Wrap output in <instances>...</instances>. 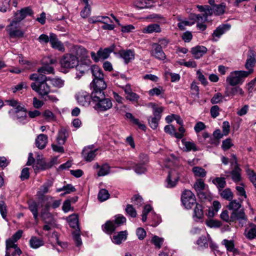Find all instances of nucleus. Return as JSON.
<instances>
[{"instance_id":"nucleus-1","label":"nucleus","mask_w":256,"mask_h":256,"mask_svg":"<svg viewBox=\"0 0 256 256\" xmlns=\"http://www.w3.org/2000/svg\"><path fill=\"white\" fill-rule=\"evenodd\" d=\"M30 79L34 81L30 84L33 90L44 98L45 101L56 102L58 99L54 95H49L50 86L47 83L50 80V77L42 74H32L30 76Z\"/></svg>"},{"instance_id":"nucleus-2","label":"nucleus","mask_w":256,"mask_h":256,"mask_svg":"<svg viewBox=\"0 0 256 256\" xmlns=\"http://www.w3.org/2000/svg\"><path fill=\"white\" fill-rule=\"evenodd\" d=\"M6 104L14 108V117L20 122L24 124L28 120L27 119V112L24 106L18 100L11 98L6 100Z\"/></svg>"},{"instance_id":"nucleus-3","label":"nucleus","mask_w":256,"mask_h":256,"mask_svg":"<svg viewBox=\"0 0 256 256\" xmlns=\"http://www.w3.org/2000/svg\"><path fill=\"white\" fill-rule=\"evenodd\" d=\"M92 102L94 108L98 112H105L112 106V100L109 98H106L104 93L96 92L93 94Z\"/></svg>"},{"instance_id":"nucleus-4","label":"nucleus","mask_w":256,"mask_h":256,"mask_svg":"<svg viewBox=\"0 0 256 256\" xmlns=\"http://www.w3.org/2000/svg\"><path fill=\"white\" fill-rule=\"evenodd\" d=\"M198 10L202 14L195 15L196 20L197 21V28L200 30L204 31L206 28V26L204 23L208 20V16L212 14V10L209 6H197Z\"/></svg>"},{"instance_id":"nucleus-5","label":"nucleus","mask_w":256,"mask_h":256,"mask_svg":"<svg viewBox=\"0 0 256 256\" xmlns=\"http://www.w3.org/2000/svg\"><path fill=\"white\" fill-rule=\"evenodd\" d=\"M114 218V220H107L102 226V230L107 234H111L118 227L126 222V218L121 214H116Z\"/></svg>"},{"instance_id":"nucleus-6","label":"nucleus","mask_w":256,"mask_h":256,"mask_svg":"<svg viewBox=\"0 0 256 256\" xmlns=\"http://www.w3.org/2000/svg\"><path fill=\"white\" fill-rule=\"evenodd\" d=\"M248 73L244 70H234L226 78V82L230 86L242 84L246 78L248 77Z\"/></svg>"},{"instance_id":"nucleus-7","label":"nucleus","mask_w":256,"mask_h":256,"mask_svg":"<svg viewBox=\"0 0 256 256\" xmlns=\"http://www.w3.org/2000/svg\"><path fill=\"white\" fill-rule=\"evenodd\" d=\"M33 14L32 9L29 6L25 7L20 10H18L14 14V20L10 22V26H16L18 22L24 19L27 16H32Z\"/></svg>"},{"instance_id":"nucleus-8","label":"nucleus","mask_w":256,"mask_h":256,"mask_svg":"<svg viewBox=\"0 0 256 256\" xmlns=\"http://www.w3.org/2000/svg\"><path fill=\"white\" fill-rule=\"evenodd\" d=\"M115 48L114 44L112 45L108 48L102 49L100 48L97 52L96 54L94 52H90V55L92 59L94 62H98L100 59L105 60L108 58L110 54L114 51Z\"/></svg>"},{"instance_id":"nucleus-9","label":"nucleus","mask_w":256,"mask_h":256,"mask_svg":"<svg viewBox=\"0 0 256 256\" xmlns=\"http://www.w3.org/2000/svg\"><path fill=\"white\" fill-rule=\"evenodd\" d=\"M56 62L55 58L50 56L45 57L42 59L43 66L38 70L37 74H53L54 68L50 64H53Z\"/></svg>"},{"instance_id":"nucleus-10","label":"nucleus","mask_w":256,"mask_h":256,"mask_svg":"<svg viewBox=\"0 0 256 256\" xmlns=\"http://www.w3.org/2000/svg\"><path fill=\"white\" fill-rule=\"evenodd\" d=\"M181 200L186 209H190L196 204L194 194L190 190H184L182 194Z\"/></svg>"},{"instance_id":"nucleus-11","label":"nucleus","mask_w":256,"mask_h":256,"mask_svg":"<svg viewBox=\"0 0 256 256\" xmlns=\"http://www.w3.org/2000/svg\"><path fill=\"white\" fill-rule=\"evenodd\" d=\"M75 98L80 106H88L91 100L92 102V92L90 95L86 91L81 90L76 94Z\"/></svg>"},{"instance_id":"nucleus-12","label":"nucleus","mask_w":256,"mask_h":256,"mask_svg":"<svg viewBox=\"0 0 256 256\" xmlns=\"http://www.w3.org/2000/svg\"><path fill=\"white\" fill-rule=\"evenodd\" d=\"M78 58L71 54L64 55L60 60L62 67L66 68H72L78 66Z\"/></svg>"},{"instance_id":"nucleus-13","label":"nucleus","mask_w":256,"mask_h":256,"mask_svg":"<svg viewBox=\"0 0 256 256\" xmlns=\"http://www.w3.org/2000/svg\"><path fill=\"white\" fill-rule=\"evenodd\" d=\"M256 63V52L252 50H250L248 52L247 59L245 64V68L248 70L246 71L249 76L254 72L253 68Z\"/></svg>"},{"instance_id":"nucleus-14","label":"nucleus","mask_w":256,"mask_h":256,"mask_svg":"<svg viewBox=\"0 0 256 256\" xmlns=\"http://www.w3.org/2000/svg\"><path fill=\"white\" fill-rule=\"evenodd\" d=\"M106 84L104 79L98 80L93 79L90 84V88L92 90V96L96 92L104 93V90L106 88Z\"/></svg>"},{"instance_id":"nucleus-15","label":"nucleus","mask_w":256,"mask_h":256,"mask_svg":"<svg viewBox=\"0 0 256 256\" xmlns=\"http://www.w3.org/2000/svg\"><path fill=\"white\" fill-rule=\"evenodd\" d=\"M53 185V182L51 180H48L44 183L40 188V190L38 192V194L40 196V199L42 201L48 200V199L52 200L53 198L50 196H44V194L48 192V189Z\"/></svg>"},{"instance_id":"nucleus-16","label":"nucleus","mask_w":256,"mask_h":256,"mask_svg":"<svg viewBox=\"0 0 256 256\" xmlns=\"http://www.w3.org/2000/svg\"><path fill=\"white\" fill-rule=\"evenodd\" d=\"M150 54L159 60H163L166 58V55L163 51L162 46L157 43L152 44Z\"/></svg>"},{"instance_id":"nucleus-17","label":"nucleus","mask_w":256,"mask_h":256,"mask_svg":"<svg viewBox=\"0 0 256 256\" xmlns=\"http://www.w3.org/2000/svg\"><path fill=\"white\" fill-rule=\"evenodd\" d=\"M224 94L226 96L234 97L236 96H243L244 95V92L240 87L238 86H232V88L227 86L226 88Z\"/></svg>"},{"instance_id":"nucleus-18","label":"nucleus","mask_w":256,"mask_h":256,"mask_svg":"<svg viewBox=\"0 0 256 256\" xmlns=\"http://www.w3.org/2000/svg\"><path fill=\"white\" fill-rule=\"evenodd\" d=\"M247 220V217L243 209H241L240 210L232 211L230 216V220L232 222L236 220H238L240 222L244 220L246 222Z\"/></svg>"},{"instance_id":"nucleus-19","label":"nucleus","mask_w":256,"mask_h":256,"mask_svg":"<svg viewBox=\"0 0 256 256\" xmlns=\"http://www.w3.org/2000/svg\"><path fill=\"white\" fill-rule=\"evenodd\" d=\"M50 42L52 48L58 49V50L61 52L64 51L65 48L64 44L58 40L57 36L55 34H50Z\"/></svg>"},{"instance_id":"nucleus-20","label":"nucleus","mask_w":256,"mask_h":256,"mask_svg":"<svg viewBox=\"0 0 256 256\" xmlns=\"http://www.w3.org/2000/svg\"><path fill=\"white\" fill-rule=\"evenodd\" d=\"M16 26H11L10 24L7 26L6 30L11 38H20L24 36V33L20 29L16 28Z\"/></svg>"},{"instance_id":"nucleus-21","label":"nucleus","mask_w":256,"mask_h":256,"mask_svg":"<svg viewBox=\"0 0 256 256\" xmlns=\"http://www.w3.org/2000/svg\"><path fill=\"white\" fill-rule=\"evenodd\" d=\"M120 56L122 58L126 64H128L134 58V52L132 50H122L119 52Z\"/></svg>"},{"instance_id":"nucleus-22","label":"nucleus","mask_w":256,"mask_h":256,"mask_svg":"<svg viewBox=\"0 0 256 256\" xmlns=\"http://www.w3.org/2000/svg\"><path fill=\"white\" fill-rule=\"evenodd\" d=\"M208 49L202 46H198L191 49V52L196 59H199L206 53Z\"/></svg>"},{"instance_id":"nucleus-23","label":"nucleus","mask_w":256,"mask_h":256,"mask_svg":"<svg viewBox=\"0 0 256 256\" xmlns=\"http://www.w3.org/2000/svg\"><path fill=\"white\" fill-rule=\"evenodd\" d=\"M244 235L248 240H252L256 238V225L254 224H250L245 228Z\"/></svg>"},{"instance_id":"nucleus-24","label":"nucleus","mask_w":256,"mask_h":256,"mask_svg":"<svg viewBox=\"0 0 256 256\" xmlns=\"http://www.w3.org/2000/svg\"><path fill=\"white\" fill-rule=\"evenodd\" d=\"M178 178V176L176 174L175 171H170L166 180V187L172 188L175 186Z\"/></svg>"},{"instance_id":"nucleus-25","label":"nucleus","mask_w":256,"mask_h":256,"mask_svg":"<svg viewBox=\"0 0 256 256\" xmlns=\"http://www.w3.org/2000/svg\"><path fill=\"white\" fill-rule=\"evenodd\" d=\"M50 167V166L49 164H47L42 158L40 156H37L36 162L33 166L35 171H38L39 170H44L49 168Z\"/></svg>"},{"instance_id":"nucleus-26","label":"nucleus","mask_w":256,"mask_h":256,"mask_svg":"<svg viewBox=\"0 0 256 256\" xmlns=\"http://www.w3.org/2000/svg\"><path fill=\"white\" fill-rule=\"evenodd\" d=\"M47 143L48 136L44 134H39L36 139V146L40 150L45 148Z\"/></svg>"},{"instance_id":"nucleus-27","label":"nucleus","mask_w":256,"mask_h":256,"mask_svg":"<svg viewBox=\"0 0 256 256\" xmlns=\"http://www.w3.org/2000/svg\"><path fill=\"white\" fill-rule=\"evenodd\" d=\"M231 26L230 24H224L218 26L212 34L213 37L219 38L222 34H224L230 28Z\"/></svg>"},{"instance_id":"nucleus-28","label":"nucleus","mask_w":256,"mask_h":256,"mask_svg":"<svg viewBox=\"0 0 256 256\" xmlns=\"http://www.w3.org/2000/svg\"><path fill=\"white\" fill-rule=\"evenodd\" d=\"M128 232L126 230L121 231L112 236V240L114 243L116 244H120L122 241L126 240Z\"/></svg>"},{"instance_id":"nucleus-29","label":"nucleus","mask_w":256,"mask_h":256,"mask_svg":"<svg viewBox=\"0 0 256 256\" xmlns=\"http://www.w3.org/2000/svg\"><path fill=\"white\" fill-rule=\"evenodd\" d=\"M90 148H84L82 152V155L84 157L85 160L87 162L92 161L96 156V152L97 150H90Z\"/></svg>"},{"instance_id":"nucleus-30","label":"nucleus","mask_w":256,"mask_h":256,"mask_svg":"<svg viewBox=\"0 0 256 256\" xmlns=\"http://www.w3.org/2000/svg\"><path fill=\"white\" fill-rule=\"evenodd\" d=\"M241 171L242 170L239 166H234V169L230 172L232 179L234 182H238L241 180Z\"/></svg>"},{"instance_id":"nucleus-31","label":"nucleus","mask_w":256,"mask_h":256,"mask_svg":"<svg viewBox=\"0 0 256 256\" xmlns=\"http://www.w3.org/2000/svg\"><path fill=\"white\" fill-rule=\"evenodd\" d=\"M204 216L203 208L202 206L198 204H196L194 210L193 218L194 220L198 221V220L202 218Z\"/></svg>"},{"instance_id":"nucleus-32","label":"nucleus","mask_w":256,"mask_h":256,"mask_svg":"<svg viewBox=\"0 0 256 256\" xmlns=\"http://www.w3.org/2000/svg\"><path fill=\"white\" fill-rule=\"evenodd\" d=\"M182 145L184 146V148L186 152L192 150L196 152L199 150L196 144L192 141H187L186 139L182 140Z\"/></svg>"},{"instance_id":"nucleus-33","label":"nucleus","mask_w":256,"mask_h":256,"mask_svg":"<svg viewBox=\"0 0 256 256\" xmlns=\"http://www.w3.org/2000/svg\"><path fill=\"white\" fill-rule=\"evenodd\" d=\"M161 28L159 24H153L148 25L144 28L142 32L145 34H152L153 32H160Z\"/></svg>"},{"instance_id":"nucleus-34","label":"nucleus","mask_w":256,"mask_h":256,"mask_svg":"<svg viewBox=\"0 0 256 256\" xmlns=\"http://www.w3.org/2000/svg\"><path fill=\"white\" fill-rule=\"evenodd\" d=\"M91 71L93 76V79H104V74L102 70L97 66H94L91 68Z\"/></svg>"},{"instance_id":"nucleus-35","label":"nucleus","mask_w":256,"mask_h":256,"mask_svg":"<svg viewBox=\"0 0 256 256\" xmlns=\"http://www.w3.org/2000/svg\"><path fill=\"white\" fill-rule=\"evenodd\" d=\"M44 244V242L42 238L36 236H32L30 240V245L33 248H38Z\"/></svg>"},{"instance_id":"nucleus-36","label":"nucleus","mask_w":256,"mask_h":256,"mask_svg":"<svg viewBox=\"0 0 256 256\" xmlns=\"http://www.w3.org/2000/svg\"><path fill=\"white\" fill-rule=\"evenodd\" d=\"M76 54L78 58L84 59L88 57V52L86 48L82 46H76L74 47Z\"/></svg>"},{"instance_id":"nucleus-37","label":"nucleus","mask_w":256,"mask_h":256,"mask_svg":"<svg viewBox=\"0 0 256 256\" xmlns=\"http://www.w3.org/2000/svg\"><path fill=\"white\" fill-rule=\"evenodd\" d=\"M224 134L221 132V131L219 129H217L214 130L213 132L214 137L210 138V141L209 142V144L218 145L219 143L218 140L222 138Z\"/></svg>"},{"instance_id":"nucleus-38","label":"nucleus","mask_w":256,"mask_h":256,"mask_svg":"<svg viewBox=\"0 0 256 256\" xmlns=\"http://www.w3.org/2000/svg\"><path fill=\"white\" fill-rule=\"evenodd\" d=\"M28 209L32 212L34 220L37 222L38 219V205L34 201L28 202Z\"/></svg>"},{"instance_id":"nucleus-39","label":"nucleus","mask_w":256,"mask_h":256,"mask_svg":"<svg viewBox=\"0 0 256 256\" xmlns=\"http://www.w3.org/2000/svg\"><path fill=\"white\" fill-rule=\"evenodd\" d=\"M218 192L221 197L227 200H231L233 198V194L229 188L222 189Z\"/></svg>"},{"instance_id":"nucleus-40","label":"nucleus","mask_w":256,"mask_h":256,"mask_svg":"<svg viewBox=\"0 0 256 256\" xmlns=\"http://www.w3.org/2000/svg\"><path fill=\"white\" fill-rule=\"evenodd\" d=\"M68 223L71 228H75L76 230H78V228H80L78 219L77 215L74 214L70 215L68 217Z\"/></svg>"},{"instance_id":"nucleus-41","label":"nucleus","mask_w":256,"mask_h":256,"mask_svg":"<svg viewBox=\"0 0 256 256\" xmlns=\"http://www.w3.org/2000/svg\"><path fill=\"white\" fill-rule=\"evenodd\" d=\"M212 182L216 186L218 190L223 189L226 186V182L224 178H216L212 180Z\"/></svg>"},{"instance_id":"nucleus-42","label":"nucleus","mask_w":256,"mask_h":256,"mask_svg":"<svg viewBox=\"0 0 256 256\" xmlns=\"http://www.w3.org/2000/svg\"><path fill=\"white\" fill-rule=\"evenodd\" d=\"M110 194L108 190L104 188L101 189L98 194V198L100 202H104L110 198Z\"/></svg>"},{"instance_id":"nucleus-43","label":"nucleus","mask_w":256,"mask_h":256,"mask_svg":"<svg viewBox=\"0 0 256 256\" xmlns=\"http://www.w3.org/2000/svg\"><path fill=\"white\" fill-rule=\"evenodd\" d=\"M204 182L201 178L198 179L194 184V188L198 194H202L201 192L204 190Z\"/></svg>"},{"instance_id":"nucleus-44","label":"nucleus","mask_w":256,"mask_h":256,"mask_svg":"<svg viewBox=\"0 0 256 256\" xmlns=\"http://www.w3.org/2000/svg\"><path fill=\"white\" fill-rule=\"evenodd\" d=\"M192 172L195 176L204 178L206 176V172L204 169L199 166H194L192 168Z\"/></svg>"},{"instance_id":"nucleus-45","label":"nucleus","mask_w":256,"mask_h":256,"mask_svg":"<svg viewBox=\"0 0 256 256\" xmlns=\"http://www.w3.org/2000/svg\"><path fill=\"white\" fill-rule=\"evenodd\" d=\"M211 8L212 10V13L214 12L216 15H221L224 12L226 6L223 4H218L214 6L213 8Z\"/></svg>"},{"instance_id":"nucleus-46","label":"nucleus","mask_w":256,"mask_h":256,"mask_svg":"<svg viewBox=\"0 0 256 256\" xmlns=\"http://www.w3.org/2000/svg\"><path fill=\"white\" fill-rule=\"evenodd\" d=\"M160 120V119L152 116L148 118V124L150 127L153 130H156L158 128Z\"/></svg>"},{"instance_id":"nucleus-47","label":"nucleus","mask_w":256,"mask_h":256,"mask_svg":"<svg viewBox=\"0 0 256 256\" xmlns=\"http://www.w3.org/2000/svg\"><path fill=\"white\" fill-rule=\"evenodd\" d=\"M134 171L138 174H144L147 170L146 164L140 163L136 164L134 168Z\"/></svg>"},{"instance_id":"nucleus-48","label":"nucleus","mask_w":256,"mask_h":256,"mask_svg":"<svg viewBox=\"0 0 256 256\" xmlns=\"http://www.w3.org/2000/svg\"><path fill=\"white\" fill-rule=\"evenodd\" d=\"M246 173L248 176L250 181L256 188V173L252 169L246 168Z\"/></svg>"},{"instance_id":"nucleus-49","label":"nucleus","mask_w":256,"mask_h":256,"mask_svg":"<svg viewBox=\"0 0 256 256\" xmlns=\"http://www.w3.org/2000/svg\"><path fill=\"white\" fill-rule=\"evenodd\" d=\"M196 244L202 248H207L208 247V239L204 236H200L196 241Z\"/></svg>"},{"instance_id":"nucleus-50","label":"nucleus","mask_w":256,"mask_h":256,"mask_svg":"<svg viewBox=\"0 0 256 256\" xmlns=\"http://www.w3.org/2000/svg\"><path fill=\"white\" fill-rule=\"evenodd\" d=\"M74 240L76 245L78 246L82 244V239L80 234V228L76 230L72 233Z\"/></svg>"},{"instance_id":"nucleus-51","label":"nucleus","mask_w":256,"mask_h":256,"mask_svg":"<svg viewBox=\"0 0 256 256\" xmlns=\"http://www.w3.org/2000/svg\"><path fill=\"white\" fill-rule=\"evenodd\" d=\"M134 6L138 8H148L151 7V6L148 4L146 0H138L134 2Z\"/></svg>"},{"instance_id":"nucleus-52","label":"nucleus","mask_w":256,"mask_h":256,"mask_svg":"<svg viewBox=\"0 0 256 256\" xmlns=\"http://www.w3.org/2000/svg\"><path fill=\"white\" fill-rule=\"evenodd\" d=\"M224 96L220 92H217L214 94L210 100L212 104H217L222 102Z\"/></svg>"},{"instance_id":"nucleus-53","label":"nucleus","mask_w":256,"mask_h":256,"mask_svg":"<svg viewBox=\"0 0 256 256\" xmlns=\"http://www.w3.org/2000/svg\"><path fill=\"white\" fill-rule=\"evenodd\" d=\"M125 211L126 214L130 216L132 218H136V212L132 204H127Z\"/></svg>"},{"instance_id":"nucleus-54","label":"nucleus","mask_w":256,"mask_h":256,"mask_svg":"<svg viewBox=\"0 0 256 256\" xmlns=\"http://www.w3.org/2000/svg\"><path fill=\"white\" fill-rule=\"evenodd\" d=\"M67 132L66 130H61L57 138V141L59 144H64L67 138Z\"/></svg>"},{"instance_id":"nucleus-55","label":"nucleus","mask_w":256,"mask_h":256,"mask_svg":"<svg viewBox=\"0 0 256 256\" xmlns=\"http://www.w3.org/2000/svg\"><path fill=\"white\" fill-rule=\"evenodd\" d=\"M110 166L108 164H103L98 172V176H104L110 173Z\"/></svg>"},{"instance_id":"nucleus-56","label":"nucleus","mask_w":256,"mask_h":256,"mask_svg":"<svg viewBox=\"0 0 256 256\" xmlns=\"http://www.w3.org/2000/svg\"><path fill=\"white\" fill-rule=\"evenodd\" d=\"M0 212L2 218L6 220L8 212L7 206L3 200H0Z\"/></svg>"},{"instance_id":"nucleus-57","label":"nucleus","mask_w":256,"mask_h":256,"mask_svg":"<svg viewBox=\"0 0 256 256\" xmlns=\"http://www.w3.org/2000/svg\"><path fill=\"white\" fill-rule=\"evenodd\" d=\"M242 206L241 204L238 202L236 200H232L228 206V209L232 210L233 211L238 210Z\"/></svg>"},{"instance_id":"nucleus-58","label":"nucleus","mask_w":256,"mask_h":256,"mask_svg":"<svg viewBox=\"0 0 256 256\" xmlns=\"http://www.w3.org/2000/svg\"><path fill=\"white\" fill-rule=\"evenodd\" d=\"M91 12L90 6L89 4H86L84 8L80 12V16L82 18H86L90 16Z\"/></svg>"},{"instance_id":"nucleus-59","label":"nucleus","mask_w":256,"mask_h":256,"mask_svg":"<svg viewBox=\"0 0 256 256\" xmlns=\"http://www.w3.org/2000/svg\"><path fill=\"white\" fill-rule=\"evenodd\" d=\"M164 239L159 238L156 236H154L152 239V243L156 246V248H160L162 247Z\"/></svg>"},{"instance_id":"nucleus-60","label":"nucleus","mask_w":256,"mask_h":256,"mask_svg":"<svg viewBox=\"0 0 256 256\" xmlns=\"http://www.w3.org/2000/svg\"><path fill=\"white\" fill-rule=\"evenodd\" d=\"M164 92V90L162 87L154 88L148 91V94L150 96H160L161 94Z\"/></svg>"},{"instance_id":"nucleus-61","label":"nucleus","mask_w":256,"mask_h":256,"mask_svg":"<svg viewBox=\"0 0 256 256\" xmlns=\"http://www.w3.org/2000/svg\"><path fill=\"white\" fill-rule=\"evenodd\" d=\"M152 208L150 204L146 205L142 213V220L143 222H145L147 220L148 214L151 211Z\"/></svg>"},{"instance_id":"nucleus-62","label":"nucleus","mask_w":256,"mask_h":256,"mask_svg":"<svg viewBox=\"0 0 256 256\" xmlns=\"http://www.w3.org/2000/svg\"><path fill=\"white\" fill-rule=\"evenodd\" d=\"M11 0H0V12H6L10 6V3Z\"/></svg>"},{"instance_id":"nucleus-63","label":"nucleus","mask_w":256,"mask_h":256,"mask_svg":"<svg viewBox=\"0 0 256 256\" xmlns=\"http://www.w3.org/2000/svg\"><path fill=\"white\" fill-rule=\"evenodd\" d=\"M50 80L51 82V84L55 87L61 88L64 84V81L59 78H50Z\"/></svg>"},{"instance_id":"nucleus-64","label":"nucleus","mask_w":256,"mask_h":256,"mask_svg":"<svg viewBox=\"0 0 256 256\" xmlns=\"http://www.w3.org/2000/svg\"><path fill=\"white\" fill-rule=\"evenodd\" d=\"M43 116L48 122H52L55 120V117L54 114L49 110H46L43 114Z\"/></svg>"}]
</instances>
